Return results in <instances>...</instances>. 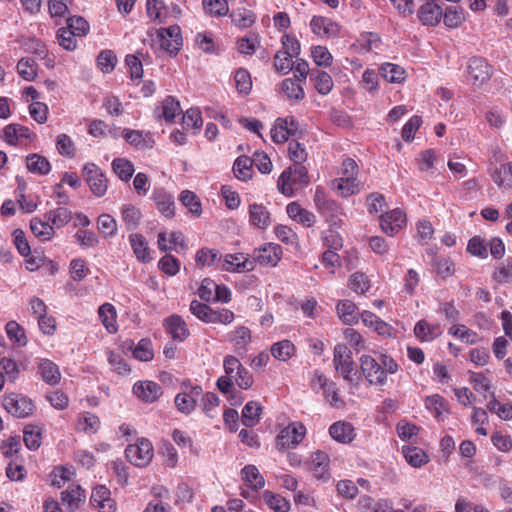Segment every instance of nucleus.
Masks as SVG:
<instances>
[{"mask_svg":"<svg viewBox=\"0 0 512 512\" xmlns=\"http://www.w3.org/2000/svg\"><path fill=\"white\" fill-rule=\"evenodd\" d=\"M361 370L372 385H384L387 380V374H395L398 371L396 361L385 354L375 359L371 355H362L360 358Z\"/></svg>","mask_w":512,"mask_h":512,"instance_id":"nucleus-1","label":"nucleus"},{"mask_svg":"<svg viewBox=\"0 0 512 512\" xmlns=\"http://www.w3.org/2000/svg\"><path fill=\"white\" fill-rule=\"evenodd\" d=\"M310 177L304 165H290L278 177L277 189L286 196L292 197L296 190L308 186Z\"/></svg>","mask_w":512,"mask_h":512,"instance_id":"nucleus-2","label":"nucleus"},{"mask_svg":"<svg viewBox=\"0 0 512 512\" xmlns=\"http://www.w3.org/2000/svg\"><path fill=\"white\" fill-rule=\"evenodd\" d=\"M4 409L14 417L26 418L33 414L34 402L26 395L20 393H6L3 397Z\"/></svg>","mask_w":512,"mask_h":512,"instance_id":"nucleus-3","label":"nucleus"},{"mask_svg":"<svg viewBox=\"0 0 512 512\" xmlns=\"http://www.w3.org/2000/svg\"><path fill=\"white\" fill-rule=\"evenodd\" d=\"M125 456L134 466L145 467L154 456L153 445L147 438L138 439L136 443L126 447Z\"/></svg>","mask_w":512,"mask_h":512,"instance_id":"nucleus-4","label":"nucleus"},{"mask_svg":"<svg viewBox=\"0 0 512 512\" xmlns=\"http://www.w3.org/2000/svg\"><path fill=\"white\" fill-rule=\"evenodd\" d=\"M180 389L174 403L179 412L188 415L194 411L198 399L202 396V387L192 385L190 382H183Z\"/></svg>","mask_w":512,"mask_h":512,"instance_id":"nucleus-5","label":"nucleus"},{"mask_svg":"<svg viewBox=\"0 0 512 512\" xmlns=\"http://www.w3.org/2000/svg\"><path fill=\"white\" fill-rule=\"evenodd\" d=\"M306 435V427L302 422L295 421L283 428L276 437V447L278 450L295 448L299 445Z\"/></svg>","mask_w":512,"mask_h":512,"instance_id":"nucleus-6","label":"nucleus"},{"mask_svg":"<svg viewBox=\"0 0 512 512\" xmlns=\"http://www.w3.org/2000/svg\"><path fill=\"white\" fill-rule=\"evenodd\" d=\"M153 42L170 55H176L182 46L180 27L178 25H171L167 28H160L157 30V35Z\"/></svg>","mask_w":512,"mask_h":512,"instance_id":"nucleus-7","label":"nucleus"},{"mask_svg":"<svg viewBox=\"0 0 512 512\" xmlns=\"http://www.w3.org/2000/svg\"><path fill=\"white\" fill-rule=\"evenodd\" d=\"M333 365L336 372L347 382H353L354 362L352 352L345 344H337L333 351Z\"/></svg>","mask_w":512,"mask_h":512,"instance_id":"nucleus-8","label":"nucleus"},{"mask_svg":"<svg viewBox=\"0 0 512 512\" xmlns=\"http://www.w3.org/2000/svg\"><path fill=\"white\" fill-rule=\"evenodd\" d=\"M241 479L245 487L241 488L240 495L245 499H252L253 492H258L265 486V479L255 465L249 464L241 469Z\"/></svg>","mask_w":512,"mask_h":512,"instance_id":"nucleus-9","label":"nucleus"},{"mask_svg":"<svg viewBox=\"0 0 512 512\" xmlns=\"http://www.w3.org/2000/svg\"><path fill=\"white\" fill-rule=\"evenodd\" d=\"M468 81L473 86H481L490 80L492 66L482 57H472L467 66Z\"/></svg>","mask_w":512,"mask_h":512,"instance_id":"nucleus-10","label":"nucleus"},{"mask_svg":"<svg viewBox=\"0 0 512 512\" xmlns=\"http://www.w3.org/2000/svg\"><path fill=\"white\" fill-rule=\"evenodd\" d=\"M83 177L87 182L91 192L102 197L108 189V179L104 172L94 163H88L83 167Z\"/></svg>","mask_w":512,"mask_h":512,"instance_id":"nucleus-11","label":"nucleus"},{"mask_svg":"<svg viewBox=\"0 0 512 512\" xmlns=\"http://www.w3.org/2000/svg\"><path fill=\"white\" fill-rule=\"evenodd\" d=\"M298 123L293 117L277 118L271 129V138L275 143H285L290 136L295 135Z\"/></svg>","mask_w":512,"mask_h":512,"instance_id":"nucleus-12","label":"nucleus"},{"mask_svg":"<svg viewBox=\"0 0 512 512\" xmlns=\"http://www.w3.org/2000/svg\"><path fill=\"white\" fill-rule=\"evenodd\" d=\"M406 225V215L400 209H394L382 214L380 217V227L388 236H394Z\"/></svg>","mask_w":512,"mask_h":512,"instance_id":"nucleus-13","label":"nucleus"},{"mask_svg":"<svg viewBox=\"0 0 512 512\" xmlns=\"http://www.w3.org/2000/svg\"><path fill=\"white\" fill-rule=\"evenodd\" d=\"M163 326L165 331L171 338L178 342L185 341L189 335L190 331L185 320L178 314H173L163 321Z\"/></svg>","mask_w":512,"mask_h":512,"instance_id":"nucleus-14","label":"nucleus"},{"mask_svg":"<svg viewBox=\"0 0 512 512\" xmlns=\"http://www.w3.org/2000/svg\"><path fill=\"white\" fill-rule=\"evenodd\" d=\"M90 502L92 506L100 512H115L117 509L116 502L111 497L110 490L104 485H99L93 489Z\"/></svg>","mask_w":512,"mask_h":512,"instance_id":"nucleus-15","label":"nucleus"},{"mask_svg":"<svg viewBox=\"0 0 512 512\" xmlns=\"http://www.w3.org/2000/svg\"><path fill=\"white\" fill-rule=\"evenodd\" d=\"M255 261L261 266L274 267L282 258V248L275 243H268L254 252Z\"/></svg>","mask_w":512,"mask_h":512,"instance_id":"nucleus-16","label":"nucleus"},{"mask_svg":"<svg viewBox=\"0 0 512 512\" xmlns=\"http://www.w3.org/2000/svg\"><path fill=\"white\" fill-rule=\"evenodd\" d=\"M85 499V490L78 484L72 483L61 492V502L71 512L78 510Z\"/></svg>","mask_w":512,"mask_h":512,"instance_id":"nucleus-17","label":"nucleus"},{"mask_svg":"<svg viewBox=\"0 0 512 512\" xmlns=\"http://www.w3.org/2000/svg\"><path fill=\"white\" fill-rule=\"evenodd\" d=\"M151 198L159 213L167 218H173L175 216L174 198L165 189L155 188Z\"/></svg>","mask_w":512,"mask_h":512,"instance_id":"nucleus-18","label":"nucleus"},{"mask_svg":"<svg viewBox=\"0 0 512 512\" xmlns=\"http://www.w3.org/2000/svg\"><path fill=\"white\" fill-rule=\"evenodd\" d=\"M310 27L312 32L320 37L333 38L340 32V26L337 23L323 16H313Z\"/></svg>","mask_w":512,"mask_h":512,"instance_id":"nucleus-19","label":"nucleus"},{"mask_svg":"<svg viewBox=\"0 0 512 512\" xmlns=\"http://www.w3.org/2000/svg\"><path fill=\"white\" fill-rule=\"evenodd\" d=\"M442 15V7L436 0L427 1L421 5L418 10V18L420 22L426 26H436L439 24Z\"/></svg>","mask_w":512,"mask_h":512,"instance_id":"nucleus-20","label":"nucleus"},{"mask_svg":"<svg viewBox=\"0 0 512 512\" xmlns=\"http://www.w3.org/2000/svg\"><path fill=\"white\" fill-rule=\"evenodd\" d=\"M221 269L241 273L253 270L254 264L243 253L227 254L221 261Z\"/></svg>","mask_w":512,"mask_h":512,"instance_id":"nucleus-21","label":"nucleus"},{"mask_svg":"<svg viewBox=\"0 0 512 512\" xmlns=\"http://www.w3.org/2000/svg\"><path fill=\"white\" fill-rule=\"evenodd\" d=\"M133 393L141 400L153 403L162 395V387L154 381H139L133 385Z\"/></svg>","mask_w":512,"mask_h":512,"instance_id":"nucleus-22","label":"nucleus"},{"mask_svg":"<svg viewBox=\"0 0 512 512\" xmlns=\"http://www.w3.org/2000/svg\"><path fill=\"white\" fill-rule=\"evenodd\" d=\"M35 135L31 130L18 123H12L3 129V138L9 144L16 146L24 142V140H30Z\"/></svg>","mask_w":512,"mask_h":512,"instance_id":"nucleus-23","label":"nucleus"},{"mask_svg":"<svg viewBox=\"0 0 512 512\" xmlns=\"http://www.w3.org/2000/svg\"><path fill=\"white\" fill-rule=\"evenodd\" d=\"M37 372L41 379L51 386L57 385L61 380V372L56 363L47 358L37 361Z\"/></svg>","mask_w":512,"mask_h":512,"instance_id":"nucleus-24","label":"nucleus"},{"mask_svg":"<svg viewBox=\"0 0 512 512\" xmlns=\"http://www.w3.org/2000/svg\"><path fill=\"white\" fill-rule=\"evenodd\" d=\"M329 434L332 439L341 444H349L356 437L354 426L350 422L343 420L334 422L329 427Z\"/></svg>","mask_w":512,"mask_h":512,"instance_id":"nucleus-25","label":"nucleus"},{"mask_svg":"<svg viewBox=\"0 0 512 512\" xmlns=\"http://www.w3.org/2000/svg\"><path fill=\"white\" fill-rule=\"evenodd\" d=\"M228 340L233 344L234 351L238 355H243L248 351V345L251 342V330L246 326H238L228 333Z\"/></svg>","mask_w":512,"mask_h":512,"instance_id":"nucleus-26","label":"nucleus"},{"mask_svg":"<svg viewBox=\"0 0 512 512\" xmlns=\"http://www.w3.org/2000/svg\"><path fill=\"white\" fill-rule=\"evenodd\" d=\"M288 216L295 222L304 227H313L316 222V216L313 212L303 208L298 202H291L286 206Z\"/></svg>","mask_w":512,"mask_h":512,"instance_id":"nucleus-27","label":"nucleus"},{"mask_svg":"<svg viewBox=\"0 0 512 512\" xmlns=\"http://www.w3.org/2000/svg\"><path fill=\"white\" fill-rule=\"evenodd\" d=\"M443 333L440 324H432L422 319L414 326V334L421 342H431Z\"/></svg>","mask_w":512,"mask_h":512,"instance_id":"nucleus-28","label":"nucleus"},{"mask_svg":"<svg viewBox=\"0 0 512 512\" xmlns=\"http://www.w3.org/2000/svg\"><path fill=\"white\" fill-rule=\"evenodd\" d=\"M249 221L251 225L265 230L271 225V214L263 204H251L249 206Z\"/></svg>","mask_w":512,"mask_h":512,"instance_id":"nucleus-29","label":"nucleus"},{"mask_svg":"<svg viewBox=\"0 0 512 512\" xmlns=\"http://www.w3.org/2000/svg\"><path fill=\"white\" fill-rule=\"evenodd\" d=\"M310 464L313 474L318 479L329 478V455L321 450L312 453L310 457Z\"/></svg>","mask_w":512,"mask_h":512,"instance_id":"nucleus-30","label":"nucleus"},{"mask_svg":"<svg viewBox=\"0 0 512 512\" xmlns=\"http://www.w3.org/2000/svg\"><path fill=\"white\" fill-rule=\"evenodd\" d=\"M280 91L289 101L299 102L304 99L303 82L293 78H286L280 83Z\"/></svg>","mask_w":512,"mask_h":512,"instance_id":"nucleus-31","label":"nucleus"},{"mask_svg":"<svg viewBox=\"0 0 512 512\" xmlns=\"http://www.w3.org/2000/svg\"><path fill=\"white\" fill-rule=\"evenodd\" d=\"M129 242L136 258L143 263L150 262L152 256L148 242L142 234L132 233L129 235Z\"/></svg>","mask_w":512,"mask_h":512,"instance_id":"nucleus-32","label":"nucleus"},{"mask_svg":"<svg viewBox=\"0 0 512 512\" xmlns=\"http://www.w3.org/2000/svg\"><path fill=\"white\" fill-rule=\"evenodd\" d=\"M310 81L312 82L315 90L321 95L329 94L334 86L331 75L319 69L311 70Z\"/></svg>","mask_w":512,"mask_h":512,"instance_id":"nucleus-33","label":"nucleus"},{"mask_svg":"<svg viewBox=\"0 0 512 512\" xmlns=\"http://www.w3.org/2000/svg\"><path fill=\"white\" fill-rule=\"evenodd\" d=\"M98 316L101 323L110 334H114L118 331L117 312L111 303L102 304L98 308Z\"/></svg>","mask_w":512,"mask_h":512,"instance_id":"nucleus-34","label":"nucleus"},{"mask_svg":"<svg viewBox=\"0 0 512 512\" xmlns=\"http://www.w3.org/2000/svg\"><path fill=\"white\" fill-rule=\"evenodd\" d=\"M181 106L178 100L172 96H167L159 107L156 108L155 113L158 118H163L166 121H173L176 116L181 113Z\"/></svg>","mask_w":512,"mask_h":512,"instance_id":"nucleus-35","label":"nucleus"},{"mask_svg":"<svg viewBox=\"0 0 512 512\" xmlns=\"http://www.w3.org/2000/svg\"><path fill=\"white\" fill-rule=\"evenodd\" d=\"M30 229L33 235L42 242L49 241L55 234L54 226L39 217H33L30 220Z\"/></svg>","mask_w":512,"mask_h":512,"instance_id":"nucleus-36","label":"nucleus"},{"mask_svg":"<svg viewBox=\"0 0 512 512\" xmlns=\"http://www.w3.org/2000/svg\"><path fill=\"white\" fill-rule=\"evenodd\" d=\"M44 219L54 226V230L60 229L71 221L72 212L66 207H57L47 211L44 214Z\"/></svg>","mask_w":512,"mask_h":512,"instance_id":"nucleus-37","label":"nucleus"},{"mask_svg":"<svg viewBox=\"0 0 512 512\" xmlns=\"http://www.w3.org/2000/svg\"><path fill=\"white\" fill-rule=\"evenodd\" d=\"M332 188L343 197L356 194L360 190V182L357 177H340L332 181Z\"/></svg>","mask_w":512,"mask_h":512,"instance_id":"nucleus-38","label":"nucleus"},{"mask_svg":"<svg viewBox=\"0 0 512 512\" xmlns=\"http://www.w3.org/2000/svg\"><path fill=\"white\" fill-rule=\"evenodd\" d=\"M122 136L129 144L137 148H149L152 147L153 144L152 137L148 132L124 129Z\"/></svg>","mask_w":512,"mask_h":512,"instance_id":"nucleus-39","label":"nucleus"},{"mask_svg":"<svg viewBox=\"0 0 512 512\" xmlns=\"http://www.w3.org/2000/svg\"><path fill=\"white\" fill-rule=\"evenodd\" d=\"M337 313L339 318L343 321V323L352 325L358 322L359 312L356 304L351 300L345 299L341 300L337 304Z\"/></svg>","mask_w":512,"mask_h":512,"instance_id":"nucleus-40","label":"nucleus"},{"mask_svg":"<svg viewBox=\"0 0 512 512\" xmlns=\"http://www.w3.org/2000/svg\"><path fill=\"white\" fill-rule=\"evenodd\" d=\"M379 71L381 76L390 83H403L407 77L405 69L394 63H383Z\"/></svg>","mask_w":512,"mask_h":512,"instance_id":"nucleus-41","label":"nucleus"},{"mask_svg":"<svg viewBox=\"0 0 512 512\" xmlns=\"http://www.w3.org/2000/svg\"><path fill=\"white\" fill-rule=\"evenodd\" d=\"M134 343L130 341L129 348L132 349L133 357L139 361L149 362L154 358L153 343L150 338H142L133 348Z\"/></svg>","mask_w":512,"mask_h":512,"instance_id":"nucleus-42","label":"nucleus"},{"mask_svg":"<svg viewBox=\"0 0 512 512\" xmlns=\"http://www.w3.org/2000/svg\"><path fill=\"white\" fill-rule=\"evenodd\" d=\"M232 170L238 180L247 181L253 175V160L246 155H241L234 161Z\"/></svg>","mask_w":512,"mask_h":512,"instance_id":"nucleus-43","label":"nucleus"},{"mask_svg":"<svg viewBox=\"0 0 512 512\" xmlns=\"http://www.w3.org/2000/svg\"><path fill=\"white\" fill-rule=\"evenodd\" d=\"M232 23L240 28L246 29L251 27L256 21V14L245 7L234 9L230 13Z\"/></svg>","mask_w":512,"mask_h":512,"instance_id":"nucleus-44","label":"nucleus"},{"mask_svg":"<svg viewBox=\"0 0 512 512\" xmlns=\"http://www.w3.org/2000/svg\"><path fill=\"white\" fill-rule=\"evenodd\" d=\"M121 218L127 230H134L140 224L142 213L137 206L124 204L121 208Z\"/></svg>","mask_w":512,"mask_h":512,"instance_id":"nucleus-45","label":"nucleus"},{"mask_svg":"<svg viewBox=\"0 0 512 512\" xmlns=\"http://www.w3.org/2000/svg\"><path fill=\"white\" fill-rule=\"evenodd\" d=\"M405 460L412 467L419 468L428 463L429 457L426 452L416 446H404L402 449Z\"/></svg>","mask_w":512,"mask_h":512,"instance_id":"nucleus-46","label":"nucleus"},{"mask_svg":"<svg viewBox=\"0 0 512 512\" xmlns=\"http://www.w3.org/2000/svg\"><path fill=\"white\" fill-rule=\"evenodd\" d=\"M26 167L30 172L39 175H47L51 170V164L47 158L36 153L26 157Z\"/></svg>","mask_w":512,"mask_h":512,"instance_id":"nucleus-47","label":"nucleus"},{"mask_svg":"<svg viewBox=\"0 0 512 512\" xmlns=\"http://www.w3.org/2000/svg\"><path fill=\"white\" fill-rule=\"evenodd\" d=\"M222 255L217 249L201 248L196 252L195 262L198 267L214 266L221 263Z\"/></svg>","mask_w":512,"mask_h":512,"instance_id":"nucleus-48","label":"nucleus"},{"mask_svg":"<svg viewBox=\"0 0 512 512\" xmlns=\"http://www.w3.org/2000/svg\"><path fill=\"white\" fill-rule=\"evenodd\" d=\"M296 352L295 345L290 340H282L271 346L272 356L279 361H288Z\"/></svg>","mask_w":512,"mask_h":512,"instance_id":"nucleus-49","label":"nucleus"},{"mask_svg":"<svg viewBox=\"0 0 512 512\" xmlns=\"http://www.w3.org/2000/svg\"><path fill=\"white\" fill-rule=\"evenodd\" d=\"M8 339L18 347L26 346L28 339L24 328L16 321H8L5 326Z\"/></svg>","mask_w":512,"mask_h":512,"instance_id":"nucleus-50","label":"nucleus"},{"mask_svg":"<svg viewBox=\"0 0 512 512\" xmlns=\"http://www.w3.org/2000/svg\"><path fill=\"white\" fill-rule=\"evenodd\" d=\"M77 426L81 431L87 434H95L100 429L101 422L97 415L91 412H84L79 415Z\"/></svg>","mask_w":512,"mask_h":512,"instance_id":"nucleus-51","label":"nucleus"},{"mask_svg":"<svg viewBox=\"0 0 512 512\" xmlns=\"http://www.w3.org/2000/svg\"><path fill=\"white\" fill-rule=\"evenodd\" d=\"M111 166L114 173L124 182L130 181L135 172L133 163L126 158H115Z\"/></svg>","mask_w":512,"mask_h":512,"instance_id":"nucleus-52","label":"nucleus"},{"mask_svg":"<svg viewBox=\"0 0 512 512\" xmlns=\"http://www.w3.org/2000/svg\"><path fill=\"white\" fill-rule=\"evenodd\" d=\"M493 181L500 187L512 189V164H502L491 175Z\"/></svg>","mask_w":512,"mask_h":512,"instance_id":"nucleus-53","label":"nucleus"},{"mask_svg":"<svg viewBox=\"0 0 512 512\" xmlns=\"http://www.w3.org/2000/svg\"><path fill=\"white\" fill-rule=\"evenodd\" d=\"M443 22L448 28H458L465 20L464 10L456 6H448L443 12Z\"/></svg>","mask_w":512,"mask_h":512,"instance_id":"nucleus-54","label":"nucleus"},{"mask_svg":"<svg viewBox=\"0 0 512 512\" xmlns=\"http://www.w3.org/2000/svg\"><path fill=\"white\" fill-rule=\"evenodd\" d=\"M361 319L365 326L373 328L378 334H389L391 327L374 313L364 311L361 314Z\"/></svg>","mask_w":512,"mask_h":512,"instance_id":"nucleus-55","label":"nucleus"},{"mask_svg":"<svg viewBox=\"0 0 512 512\" xmlns=\"http://www.w3.org/2000/svg\"><path fill=\"white\" fill-rule=\"evenodd\" d=\"M359 50L361 52H370L381 47L382 41L380 36L374 32H364L357 40Z\"/></svg>","mask_w":512,"mask_h":512,"instance_id":"nucleus-56","label":"nucleus"},{"mask_svg":"<svg viewBox=\"0 0 512 512\" xmlns=\"http://www.w3.org/2000/svg\"><path fill=\"white\" fill-rule=\"evenodd\" d=\"M261 406L255 402H248L242 410V422L246 427L255 426L260 419Z\"/></svg>","mask_w":512,"mask_h":512,"instance_id":"nucleus-57","label":"nucleus"},{"mask_svg":"<svg viewBox=\"0 0 512 512\" xmlns=\"http://www.w3.org/2000/svg\"><path fill=\"white\" fill-rule=\"evenodd\" d=\"M179 200L194 216L199 217L202 213L201 202L194 192L190 190L182 191Z\"/></svg>","mask_w":512,"mask_h":512,"instance_id":"nucleus-58","label":"nucleus"},{"mask_svg":"<svg viewBox=\"0 0 512 512\" xmlns=\"http://www.w3.org/2000/svg\"><path fill=\"white\" fill-rule=\"evenodd\" d=\"M23 440L29 450H37L42 443V432L37 426L29 425L23 431Z\"/></svg>","mask_w":512,"mask_h":512,"instance_id":"nucleus-59","label":"nucleus"},{"mask_svg":"<svg viewBox=\"0 0 512 512\" xmlns=\"http://www.w3.org/2000/svg\"><path fill=\"white\" fill-rule=\"evenodd\" d=\"M294 56L289 55V52L277 51L274 55L273 67L279 74L286 75L293 69Z\"/></svg>","mask_w":512,"mask_h":512,"instance_id":"nucleus-60","label":"nucleus"},{"mask_svg":"<svg viewBox=\"0 0 512 512\" xmlns=\"http://www.w3.org/2000/svg\"><path fill=\"white\" fill-rule=\"evenodd\" d=\"M263 498L267 506L275 512H287L290 508L289 502L280 494L266 490Z\"/></svg>","mask_w":512,"mask_h":512,"instance_id":"nucleus-61","label":"nucleus"},{"mask_svg":"<svg viewBox=\"0 0 512 512\" xmlns=\"http://www.w3.org/2000/svg\"><path fill=\"white\" fill-rule=\"evenodd\" d=\"M448 333L466 344H475L480 340L478 333L465 325H453L449 328Z\"/></svg>","mask_w":512,"mask_h":512,"instance_id":"nucleus-62","label":"nucleus"},{"mask_svg":"<svg viewBox=\"0 0 512 512\" xmlns=\"http://www.w3.org/2000/svg\"><path fill=\"white\" fill-rule=\"evenodd\" d=\"M235 87L242 95H248L252 90V79L248 70L239 68L234 75Z\"/></svg>","mask_w":512,"mask_h":512,"instance_id":"nucleus-63","label":"nucleus"},{"mask_svg":"<svg viewBox=\"0 0 512 512\" xmlns=\"http://www.w3.org/2000/svg\"><path fill=\"white\" fill-rule=\"evenodd\" d=\"M99 232L105 237H113L117 233V222L110 214H101L97 219Z\"/></svg>","mask_w":512,"mask_h":512,"instance_id":"nucleus-64","label":"nucleus"}]
</instances>
